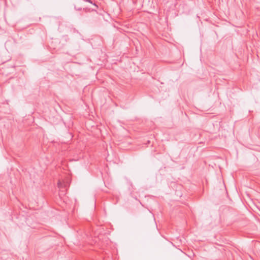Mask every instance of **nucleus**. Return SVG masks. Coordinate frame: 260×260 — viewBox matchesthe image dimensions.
<instances>
[{"label":"nucleus","instance_id":"nucleus-1","mask_svg":"<svg viewBox=\"0 0 260 260\" xmlns=\"http://www.w3.org/2000/svg\"><path fill=\"white\" fill-rule=\"evenodd\" d=\"M57 186H58V187L60 189L63 188H66L67 187L66 184L64 182H62L60 180L58 181V182L57 183Z\"/></svg>","mask_w":260,"mask_h":260},{"label":"nucleus","instance_id":"nucleus-2","mask_svg":"<svg viewBox=\"0 0 260 260\" xmlns=\"http://www.w3.org/2000/svg\"><path fill=\"white\" fill-rule=\"evenodd\" d=\"M85 2H88L89 3L92 4V2L90 0H84Z\"/></svg>","mask_w":260,"mask_h":260},{"label":"nucleus","instance_id":"nucleus-3","mask_svg":"<svg viewBox=\"0 0 260 260\" xmlns=\"http://www.w3.org/2000/svg\"><path fill=\"white\" fill-rule=\"evenodd\" d=\"M93 5H94V6L97 7V6L95 4H93Z\"/></svg>","mask_w":260,"mask_h":260}]
</instances>
